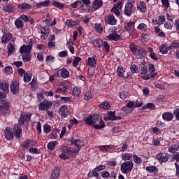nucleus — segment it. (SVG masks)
I'll return each instance as SVG.
<instances>
[{"label": "nucleus", "mask_w": 179, "mask_h": 179, "mask_svg": "<svg viewBox=\"0 0 179 179\" xmlns=\"http://www.w3.org/2000/svg\"><path fill=\"white\" fill-rule=\"evenodd\" d=\"M66 46L68 47V48L71 54H75V47H73V41H70L67 42Z\"/></svg>", "instance_id": "09e8293b"}, {"label": "nucleus", "mask_w": 179, "mask_h": 179, "mask_svg": "<svg viewBox=\"0 0 179 179\" xmlns=\"http://www.w3.org/2000/svg\"><path fill=\"white\" fill-rule=\"evenodd\" d=\"M124 73H125V69H124L122 66L117 67V76H120V78H123V79H129V75H127V76H125Z\"/></svg>", "instance_id": "6ab92c4d"}, {"label": "nucleus", "mask_w": 179, "mask_h": 179, "mask_svg": "<svg viewBox=\"0 0 179 179\" xmlns=\"http://www.w3.org/2000/svg\"><path fill=\"white\" fill-rule=\"evenodd\" d=\"M115 31V27H111L108 29V33H111L106 38H108V40H110V41H118L119 40H121V36H120V35L118 34H117V32H114Z\"/></svg>", "instance_id": "423d86ee"}, {"label": "nucleus", "mask_w": 179, "mask_h": 179, "mask_svg": "<svg viewBox=\"0 0 179 179\" xmlns=\"http://www.w3.org/2000/svg\"><path fill=\"white\" fill-rule=\"evenodd\" d=\"M162 118L165 121H171L174 118V115L170 112H165L162 114Z\"/></svg>", "instance_id": "473e14b6"}, {"label": "nucleus", "mask_w": 179, "mask_h": 179, "mask_svg": "<svg viewBox=\"0 0 179 179\" xmlns=\"http://www.w3.org/2000/svg\"><path fill=\"white\" fill-rule=\"evenodd\" d=\"M53 6H55V8H58L59 9H64V3L58 1H53Z\"/></svg>", "instance_id": "e2e57ef3"}, {"label": "nucleus", "mask_w": 179, "mask_h": 179, "mask_svg": "<svg viewBox=\"0 0 179 179\" xmlns=\"http://www.w3.org/2000/svg\"><path fill=\"white\" fill-rule=\"evenodd\" d=\"M137 30H140V31H143V33H146L149 29L148 28V24L145 22H141L137 26Z\"/></svg>", "instance_id": "72a5a7b5"}, {"label": "nucleus", "mask_w": 179, "mask_h": 179, "mask_svg": "<svg viewBox=\"0 0 179 179\" xmlns=\"http://www.w3.org/2000/svg\"><path fill=\"white\" fill-rule=\"evenodd\" d=\"M59 174H61V171L58 168H55L52 172V177L54 179L58 178L59 177Z\"/></svg>", "instance_id": "a18cd8bd"}, {"label": "nucleus", "mask_w": 179, "mask_h": 179, "mask_svg": "<svg viewBox=\"0 0 179 179\" xmlns=\"http://www.w3.org/2000/svg\"><path fill=\"white\" fill-rule=\"evenodd\" d=\"M80 61H82V58L79 57H76L73 61V66H76L77 65H79Z\"/></svg>", "instance_id": "0e129e2a"}, {"label": "nucleus", "mask_w": 179, "mask_h": 179, "mask_svg": "<svg viewBox=\"0 0 179 179\" xmlns=\"http://www.w3.org/2000/svg\"><path fill=\"white\" fill-rule=\"evenodd\" d=\"M52 106V103L51 101L45 100L39 104L38 110L39 111H47L51 108Z\"/></svg>", "instance_id": "1a4fd4ad"}, {"label": "nucleus", "mask_w": 179, "mask_h": 179, "mask_svg": "<svg viewBox=\"0 0 179 179\" xmlns=\"http://www.w3.org/2000/svg\"><path fill=\"white\" fill-rule=\"evenodd\" d=\"M13 35L10 32H5L1 37V43L3 44H8L12 39Z\"/></svg>", "instance_id": "dca6fc26"}, {"label": "nucleus", "mask_w": 179, "mask_h": 179, "mask_svg": "<svg viewBox=\"0 0 179 179\" xmlns=\"http://www.w3.org/2000/svg\"><path fill=\"white\" fill-rule=\"evenodd\" d=\"M166 22V17L164 15L159 16V21L155 20V24H163Z\"/></svg>", "instance_id": "bf43d9fd"}, {"label": "nucleus", "mask_w": 179, "mask_h": 179, "mask_svg": "<svg viewBox=\"0 0 179 179\" xmlns=\"http://www.w3.org/2000/svg\"><path fill=\"white\" fill-rule=\"evenodd\" d=\"M87 66L96 67L97 65V56L93 55L91 57H88L86 61Z\"/></svg>", "instance_id": "4468645a"}, {"label": "nucleus", "mask_w": 179, "mask_h": 179, "mask_svg": "<svg viewBox=\"0 0 179 179\" xmlns=\"http://www.w3.org/2000/svg\"><path fill=\"white\" fill-rule=\"evenodd\" d=\"M135 12V0H127L124 6V15L131 16Z\"/></svg>", "instance_id": "f03ea898"}, {"label": "nucleus", "mask_w": 179, "mask_h": 179, "mask_svg": "<svg viewBox=\"0 0 179 179\" xmlns=\"http://www.w3.org/2000/svg\"><path fill=\"white\" fill-rule=\"evenodd\" d=\"M36 145H37V142H36V141L27 139L22 142L21 148L23 149V150H27L30 146H36Z\"/></svg>", "instance_id": "6e6552de"}, {"label": "nucleus", "mask_w": 179, "mask_h": 179, "mask_svg": "<svg viewBox=\"0 0 179 179\" xmlns=\"http://www.w3.org/2000/svg\"><path fill=\"white\" fill-rule=\"evenodd\" d=\"M81 91L80 88L74 87L72 91L73 96H75L76 97H78L80 95Z\"/></svg>", "instance_id": "4d7b16f0"}, {"label": "nucleus", "mask_w": 179, "mask_h": 179, "mask_svg": "<svg viewBox=\"0 0 179 179\" xmlns=\"http://www.w3.org/2000/svg\"><path fill=\"white\" fill-rule=\"evenodd\" d=\"M124 29L128 31L130 37H135L138 36L136 32V29H135V22H125L124 23Z\"/></svg>", "instance_id": "7ed1b4c3"}, {"label": "nucleus", "mask_w": 179, "mask_h": 179, "mask_svg": "<svg viewBox=\"0 0 179 179\" xmlns=\"http://www.w3.org/2000/svg\"><path fill=\"white\" fill-rule=\"evenodd\" d=\"M103 170H106V165H99L90 172L87 174V177L89 178H92V177H99V171H103Z\"/></svg>", "instance_id": "0eeeda50"}, {"label": "nucleus", "mask_w": 179, "mask_h": 179, "mask_svg": "<svg viewBox=\"0 0 179 179\" xmlns=\"http://www.w3.org/2000/svg\"><path fill=\"white\" fill-rule=\"evenodd\" d=\"M94 29L96 33H99V34L103 33V25H101V24H95Z\"/></svg>", "instance_id": "5fc2aeb1"}, {"label": "nucleus", "mask_w": 179, "mask_h": 179, "mask_svg": "<svg viewBox=\"0 0 179 179\" xmlns=\"http://www.w3.org/2000/svg\"><path fill=\"white\" fill-rule=\"evenodd\" d=\"M108 115L109 116L110 121H120V120H122V117L115 116V111H108Z\"/></svg>", "instance_id": "cd10ccee"}, {"label": "nucleus", "mask_w": 179, "mask_h": 179, "mask_svg": "<svg viewBox=\"0 0 179 179\" xmlns=\"http://www.w3.org/2000/svg\"><path fill=\"white\" fill-rule=\"evenodd\" d=\"M60 150L65 153V155H69L70 156H75L79 154V149H73L71 150L70 147L66 145H62Z\"/></svg>", "instance_id": "39448f33"}, {"label": "nucleus", "mask_w": 179, "mask_h": 179, "mask_svg": "<svg viewBox=\"0 0 179 179\" xmlns=\"http://www.w3.org/2000/svg\"><path fill=\"white\" fill-rule=\"evenodd\" d=\"M59 87H60V88H62V90H63V92L64 93H66V92L68 90V84H66L65 83H60Z\"/></svg>", "instance_id": "680f3d73"}, {"label": "nucleus", "mask_w": 179, "mask_h": 179, "mask_svg": "<svg viewBox=\"0 0 179 179\" xmlns=\"http://www.w3.org/2000/svg\"><path fill=\"white\" fill-rule=\"evenodd\" d=\"M50 3H51V1L48 0L45 1H41L40 3H38L36 5V8H37L38 9H40L41 8H45V6H50Z\"/></svg>", "instance_id": "c9c22d12"}, {"label": "nucleus", "mask_w": 179, "mask_h": 179, "mask_svg": "<svg viewBox=\"0 0 179 179\" xmlns=\"http://www.w3.org/2000/svg\"><path fill=\"white\" fill-rule=\"evenodd\" d=\"M138 71L141 75H146L148 73V66L145 64L140 65Z\"/></svg>", "instance_id": "49530a36"}, {"label": "nucleus", "mask_w": 179, "mask_h": 179, "mask_svg": "<svg viewBox=\"0 0 179 179\" xmlns=\"http://www.w3.org/2000/svg\"><path fill=\"white\" fill-rule=\"evenodd\" d=\"M41 32L42 34L41 36V40H45V38H47L50 34V30L47 29L45 27L41 28Z\"/></svg>", "instance_id": "7c9ffc66"}, {"label": "nucleus", "mask_w": 179, "mask_h": 179, "mask_svg": "<svg viewBox=\"0 0 179 179\" xmlns=\"http://www.w3.org/2000/svg\"><path fill=\"white\" fill-rule=\"evenodd\" d=\"M17 29H23V21L20 18L17 19L15 22Z\"/></svg>", "instance_id": "864d4df0"}, {"label": "nucleus", "mask_w": 179, "mask_h": 179, "mask_svg": "<svg viewBox=\"0 0 179 179\" xmlns=\"http://www.w3.org/2000/svg\"><path fill=\"white\" fill-rule=\"evenodd\" d=\"M132 169H134V162L126 161L122 164L120 171L123 174H128V173L132 171Z\"/></svg>", "instance_id": "20e7f679"}, {"label": "nucleus", "mask_w": 179, "mask_h": 179, "mask_svg": "<svg viewBox=\"0 0 179 179\" xmlns=\"http://www.w3.org/2000/svg\"><path fill=\"white\" fill-rule=\"evenodd\" d=\"M103 0H94L92 1L93 11H96L103 7Z\"/></svg>", "instance_id": "aec40b11"}, {"label": "nucleus", "mask_w": 179, "mask_h": 179, "mask_svg": "<svg viewBox=\"0 0 179 179\" xmlns=\"http://www.w3.org/2000/svg\"><path fill=\"white\" fill-rule=\"evenodd\" d=\"M31 87L32 90H36L37 89V80L33 78L32 81L30 83Z\"/></svg>", "instance_id": "69168bd1"}, {"label": "nucleus", "mask_w": 179, "mask_h": 179, "mask_svg": "<svg viewBox=\"0 0 179 179\" xmlns=\"http://www.w3.org/2000/svg\"><path fill=\"white\" fill-rule=\"evenodd\" d=\"M134 155L131 153H123L122 154V160H124V162H128L132 159Z\"/></svg>", "instance_id": "37998d69"}, {"label": "nucleus", "mask_w": 179, "mask_h": 179, "mask_svg": "<svg viewBox=\"0 0 179 179\" xmlns=\"http://www.w3.org/2000/svg\"><path fill=\"white\" fill-rule=\"evenodd\" d=\"M137 5V10H139L141 13H145L147 10L146 3L144 1H140L139 3H136Z\"/></svg>", "instance_id": "5701e85b"}, {"label": "nucleus", "mask_w": 179, "mask_h": 179, "mask_svg": "<svg viewBox=\"0 0 179 179\" xmlns=\"http://www.w3.org/2000/svg\"><path fill=\"white\" fill-rule=\"evenodd\" d=\"M29 121H30V116L29 115L22 114L19 119V124L23 125L24 122H29Z\"/></svg>", "instance_id": "c85d7f7f"}, {"label": "nucleus", "mask_w": 179, "mask_h": 179, "mask_svg": "<svg viewBox=\"0 0 179 179\" xmlns=\"http://www.w3.org/2000/svg\"><path fill=\"white\" fill-rule=\"evenodd\" d=\"M66 26L72 29V27H75V26H78V22L73 20H67L66 21Z\"/></svg>", "instance_id": "a19ab883"}, {"label": "nucleus", "mask_w": 179, "mask_h": 179, "mask_svg": "<svg viewBox=\"0 0 179 179\" xmlns=\"http://www.w3.org/2000/svg\"><path fill=\"white\" fill-rule=\"evenodd\" d=\"M71 143L73 145V146H77L75 149H79V152L80 151L81 148H83L85 146V143L83 141H81L80 139H76V138H71Z\"/></svg>", "instance_id": "f8f14e48"}, {"label": "nucleus", "mask_w": 179, "mask_h": 179, "mask_svg": "<svg viewBox=\"0 0 179 179\" xmlns=\"http://www.w3.org/2000/svg\"><path fill=\"white\" fill-rule=\"evenodd\" d=\"M60 76L64 78V79H66V78H69V71L65 68H62L60 70Z\"/></svg>", "instance_id": "c03bdc74"}, {"label": "nucleus", "mask_w": 179, "mask_h": 179, "mask_svg": "<svg viewBox=\"0 0 179 179\" xmlns=\"http://www.w3.org/2000/svg\"><path fill=\"white\" fill-rule=\"evenodd\" d=\"M99 108H102V110H108L111 107L110 102L103 101L99 105Z\"/></svg>", "instance_id": "79ce46f5"}, {"label": "nucleus", "mask_w": 179, "mask_h": 179, "mask_svg": "<svg viewBox=\"0 0 179 179\" xmlns=\"http://www.w3.org/2000/svg\"><path fill=\"white\" fill-rule=\"evenodd\" d=\"M4 72L6 75H12L13 69H12V66H8L5 67Z\"/></svg>", "instance_id": "13d9d810"}, {"label": "nucleus", "mask_w": 179, "mask_h": 179, "mask_svg": "<svg viewBox=\"0 0 179 179\" xmlns=\"http://www.w3.org/2000/svg\"><path fill=\"white\" fill-rule=\"evenodd\" d=\"M121 111L123 113L124 115L127 116L129 115V114H132L134 109H131L129 108H123L122 109H121Z\"/></svg>", "instance_id": "3c124183"}, {"label": "nucleus", "mask_w": 179, "mask_h": 179, "mask_svg": "<svg viewBox=\"0 0 179 179\" xmlns=\"http://www.w3.org/2000/svg\"><path fill=\"white\" fill-rule=\"evenodd\" d=\"M105 23L110 26H115L117 24V19L113 14H109L105 17Z\"/></svg>", "instance_id": "9b49d317"}, {"label": "nucleus", "mask_w": 179, "mask_h": 179, "mask_svg": "<svg viewBox=\"0 0 179 179\" xmlns=\"http://www.w3.org/2000/svg\"><path fill=\"white\" fill-rule=\"evenodd\" d=\"M104 41L103 39L101 38H96L92 41V44L94 45V47H96V48H101L103 45Z\"/></svg>", "instance_id": "b1692460"}, {"label": "nucleus", "mask_w": 179, "mask_h": 179, "mask_svg": "<svg viewBox=\"0 0 179 179\" xmlns=\"http://www.w3.org/2000/svg\"><path fill=\"white\" fill-rule=\"evenodd\" d=\"M20 51L21 54H30V51H31V45H23L20 48Z\"/></svg>", "instance_id": "2f4dec72"}, {"label": "nucleus", "mask_w": 179, "mask_h": 179, "mask_svg": "<svg viewBox=\"0 0 179 179\" xmlns=\"http://www.w3.org/2000/svg\"><path fill=\"white\" fill-rule=\"evenodd\" d=\"M31 76H33V75L31 73H25L24 74V82L25 83H29V82L31 80Z\"/></svg>", "instance_id": "8fccbe9b"}, {"label": "nucleus", "mask_w": 179, "mask_h": 179, "mask_svg": "<svg viewBox=\"0 0 179 179\" xmlns=\"http://www.w3.org/2000/svg\"><path fill=\"white\" fill-rule=\"evenodd\" d=\"M18 9H20V10H21V12H24L26 10H29V9H31L33 7L31 6V5L24 2L22 4H19L17 6Z\"/></svg>", "instance_id": "393cba45"}, {"label": "nucleus", "mask_w": 179, "mask_h": 179, "mask_svg": "<svg viewBox=\"0 0 179 179\" xmlns=\"http://www.w3.org/2000/svg\"><path fill=\"white\" fill-rule=\"evenodd\" d=\"M85 121L87 125H94V124H97V122L99 121L100 124L94 125L95 129H101V128H104V127H106L104 124V121L101 120V116H100L99 114H94L85 119Z\"/></svg>", "instance_id": "f257e3e1"}, {"label": "nucleus", "mask_w": 179, "mask_h": 179, "mask_svg": "<svg viewBox=\"0 0 179 179\" xmlns=\"http://www.w3.org/2000/svg\"><path fill=\"white\" fill-rule=\"evenodd\" d=\"M148 71L150 75H148L145 76V79H152V78H155V76H157V73L155 72L156 69H155V66L153 64H150L148 66Z\"/></svg>", "instance_id": "2eb2a0df"}, {"label": "nucleus", "mask_w": 179, "mask_h": 179, "mask_svg": "<svg viewBox=\"0 0 179 179\" xmlns=\"http://www.w3.org/2000/svg\"><path fill=\"white\" fill-rule=\"evenodd\" d=\"M14 136L17 139H20V135H22V127L19 124H15L13 127Z\"/></svg>", "instance_id": "4be33fe9"}, {"label": "nucleus", "mask_w": 179, "mask_h": 179, "mask_svg": "<svg viewBox=\"0 0 179 179\" xmlns=\"http://www.w3.org/2000/svg\"><path fill=\"white\" fill-rule=\"evenodd\" d=\"M98 149H100L102 151L106 150L107 152V150H108V149H110V150L115 149V145H99Z\"/></svg>", "instance_id": "e433bc0d"}, {"label": "nucleus", "mask_w": 179, "mask_h": 179, "mask_svg": "<svg viewBox=\"0 0 179 179\" xmlns=\"http://www.w3.org/2000/svg\"><path fill=\"white\" fill-rule=\"evenodd\" d=\"M10 91L13 94H17L19 93V82L12 81L10 85Z\"/></svg>", "instance_id": "a211bd4d"}, {"label": "nucleus", "mask_w": 179, "mask_h": 179, "mask_svg": "<svg viewBox=\"0 0 179 179\" xmlns=\"http://www.w3.org/2000/svg\"><path fill=\"white\" fill-rule=\"evenodd\" d=\"M159 52H161V54H167V52H169L170 47L167 46V45L162 44L159 46Z\"/></svg>", "instance_id": "ea45409f"}, {"label": "nucleus", "mask_w": 179, "mask_h": 179, "mask_svg": "<svg viewBox=\"0 0 179 179\" xmlns=\"http://www.w3.org/2000/svg\"><path fill=\"white\" fill-rule=\"evenodd\" d=\"M169 152L170 153H176V152H179V143L169 147Z\"/></svg>", "instance_id": "58836bf2"}, {"label": "nucleus", "mask_w": 179, "mask_h": 179, "mask_svg": "<svg viewBox=\"0 0 179 179\" xmlns=\"http://www.w3.org/2000/svg\"><path fill=\"white\" fill-rule=\"evenodd\" d=\"M7 50L8 52V56L13 55V52H15V45H13V43H10L7 46Z\"/></svg>", "instance_id": "de8ad7c7"}, {"label": "nucleus", "mask_w": 179, "mask_h": 179, "mask_svg": "<svg viewBox=\"0 0 179 179\" xmlns=\"http://www.w3.org/2000/svg\"><path fill=\"white\" fill-rule=\"evenodd\" d=\"M57 145H58V142H57V141L50 142L48 144V149H49V150H54L55 149V146H57Z\"/></svg>", "instance_id": "603ef678"}, {"label": "nucleus", "mask_w": 179, "mask_h": 179, "mask_svg": "<svg viewBox=\"0 0 179 179\" xmlns=\"http://www.w3.org/2000/svg\"><path fill=\"white\" fill-rule=\"evenodd\" d=\"M60 101H62V103L65 104L66 103H71L72 101V99H71V97L62 96Z\"/></svg>", "instance_id": "052dcab7"}, {"label": "nucleus", "mask_w": 179, "mask_h": 179, "mask_svg": "<svg viewBox=\"0 0 179 179\" xmlns=\"http://www.w3.org/2000/svg\"><path fill=\"white\" fill-rule=\"evenodd\" d=\"M43 132H45V134H49V132H51V126L45 124L43 126Z\"/></svg>", "instance_id": "774afa93"}, {"label": "nucleus", "mask_w": 179, "mask_h": 179, "mask_svg": "<svg viewBox=\"0 0 179 179\" xmlns=\"http://www.w3.org/2000/svg\"><path fill=\"white\" fill-rule=\"evenodd\" d=\"M59 114L62 117H64V118H66L68 115H69V110H68V106L66 105L62 106L59 109Z\"/></svg>", "instance_id": "f3484780"}, {"label": "nucleus", "mask_w": 179, "mask_h": 179, "mask_svg": "<svg viewBox=\"0 0 179 179\" xmlns=\"http://www.w3.org/2000/svg\"><path fill=\"white\" fill-rule=\"evenodd\" d=\"M133 159L136 164H142V158L138 157L136 155H133Z\"/></svg>", "instance_id": "6e6d98bb"}, {"label": "nucleus", "mask_w": 179, "mask_h": 179, "mask_svg": "<svg viewBox=\"0 0 179 179\" xmlns=\"http://www.w3.org/2000/svg\"><path fill=\"white\" fill-rule=\"evenodd\" d=\"M145 170L152 174H157L159 173V168L154 165L147 166Z\"/></svg>", "instance_id": "c756f323"}, {"label": "nucleus", "mask_w": 179, "mask_h": 179, "mask_svg": "<svg viewBox=\"0 0 179 179\" xmlns=\"http://www.w3.org/2000/svg\"><path fill=\"white\" fill-rule=\"evenodd\" d=\"M134 55L138 59H143L146 55V50L144 48H138L137 51L134 53Z\"/></svg>", "instance_id": "ddd939ff"}, {"label": "nucleus", "mask_w": 179, "mask_h": 179, "mask_svg": "<svg viewBox=\"0 0 179 179\" xmlns=\"http://www.w3.org/2000/svg\"><path fill=\"white\" fill-rule=\"evenodd\" d=\"M4 136L8 141L13 139V132L12 131V128L6 127L4 130Z\"/></svg>", "instance_id": "412c9836"}, {"label": "nucleus", "mask_w": 179, "mask_h": 179, "mask_svg": "<svg viewBox=\"0 0 179 179\" xmlns=\"http://www.w3.org/2000/svg\"><path fill=\"white\" fill-rule=\"evenodd\" d=\"M155 34H157L159 37H162L164 38L166 37V34L163 32V30L160 29V27H155Z\"/></svg>", "instance_id": "4c0bfd02"}, {"label": "nucleus", "mask_w": 179, "mask_h": 179, "mask_svg": "<svg viewBox=\"0 0 179 179\" xmlns=\"http://www.w3.org/2000/svg\"><path fill=\"white\" fill-rule=\"evenodd\" d=\"M103 50L105 51V52L107 53L110 51V45L107 41L103 42Z\"/></svg>", "instance_id": "338daca9"}, {"label": "nucleus", "mask_w": 179, "mask_h": 179, "mask_svg": "<svg viewBox=\"0 0 179 179\" xmlns=\"http://www.w3.org/2000/svg\"><path fill=\"white\" fill-rule=\"evenodd\" d=\"M0 89H2L5 93H9V85L6 80H0Z\"/></svg>", "instance_id": "bb28decb"}, {"label": "nucleus", "mask_w": 179, "mask_h": 179, "mask_svg": "<svg viewBox=\"0 0 179 179\" xmlns=\"http://www.w3.org/2000/svg\"><path fill=\"white\" fill-rule=\"evenodd\" d=\"M156 159L160 164L167 163L170 159V155L169 153H159L156 155Z\"/></svg>", "instance_id": "9d476101"}, {"label": "nucleus", "mask_w": 179, "mask_h": 179, "mask_svg": "<svg viewBox=\"0 0 179 179\" xmlns=\"http://www.w3.org/2000/svg\"><path fill=\"white\" fill-rule=\"evenodd\" d=\"M0 110H5V111L9 110V103L5 99L0 101Z\"/></svg>", "instance_id": "f704fd0d"}, {"label": "nucleus", "mask_w": 179, "mask_h": 179, "mask_svg": "<svg viewBox=\"0 0 179 179\" xmlns=\"http://www.w3.org/2000/svg\"><path fill=\"white\" fill-rule=\"evenodd\" d=\"M3 10L4 12H8V13H13L16 10V7L9 4L6 3L3 7Z\"/></svg>", "instance_id": "a878e982"}]
</instances>
